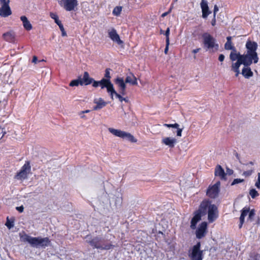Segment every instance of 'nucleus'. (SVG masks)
Masks as SVG:
<instances>
[{"label": "nucleus", "instance_id": "f257e3e1", "mask_svg": "<svg viewBox=\"0 0 260 260\" xmlns=\"http://www.w3.org/2000/svg\"><path fill=\"white\" fill-rule=\"evenodd\" d=\"M20 238L21 241L27 242L32 247L36 248L44 249L51 244V241L48 237H33L24 233L22 235L20 234Z\"/></svg>", "mask_w": 260, "mask_h": 260}, {"label": "nucleus", "instance_id": "f03ea898", "mask_svg": "<svg viewBox=\"0 0 260 260\" xmlns=\"http://www.w3.org/2000/svg\"><path fill=\"white\" fill-rule=\"evenodd\" d=\"M85 241L93 249L100 250H109L115 246L111 243H105L104 239L100 236H92L88 235L85 237Z\"/></svg>", "mask_w": 260, "mask_h": 260}, {"label": "nucleus", "instance_id": "7ed1b4c3", "mask_svg": "<svg viewBox=\"0 0 260 260\" xmlns=\"http://www.w3.org/2000/svg\"><path fill=\"white\" fill-rule=\"evenodd\" d=\"M230 59L233 61L231 66L232 71L235 73V76L238 77L240 74V67L242 63H246L247 60L244 54H241L240 52L232 51L230 54Z\"/></svg>", "mask_w": 260, "mask_h": 260}, {"label": "nucleus", "instance_id": "20e7f679", "mask_svg": "<svg viewBox=\"0 0 260 260\" xmlns=\"http://www.w3.org/2000/svg\"><path fill=\"white\" fill-rule=\"evenodd\" d=\"M247 52L244 54L247 60H251L254 63H257L258 57L256 52L257 44L255 42L248 40L246 43Z\"/></svg>", "mask_w": 260, "mask_h": 260}, {"label": "nucleus", "instance_id": "39448f33", "mask_svg": "<svg viewBox=\"0 0 260 260\" xmlns=\"http://www.w3.org/2000/svg\"><path fill=\"white\" fill-rule=\"evenodd\" d=\"M202 202L207 204L206 209V214L208 213V220L210 223L213 222L218 217L217 207L215 205L211 204V201L209 200H203Z\"/></svg>", "mask_w": 260, "mask_h": 260}, {"label": "nucleus", "instance_id": "423d86ee", "mask_svg": "<svg viewBox=\"0 0 260 260\" xmlns=\"http://www.w3.org/2000/svg\"><path fill=\"white\" fill-rule=\"evenodd\" d=\"M203 43L204 47L206 50L215 48L217 50L219 47L218 44L216 43V40L210 34L205 32L202 35Z\"/></svg>", "mask_w": 260, "mask_h": 260}, {"label": "nucleus", "instance_id": "0eeeda50", "mask_svg": "<svg viewBox=\"0 0 260 260\" xmlns=\"http://www.w3.org/2000/svg\"><path fill=\"white\" fill-rule=\"evenodd\" d=\"M108 131L115 136L125 139L132 143H136L137 142V140L129 133L112 127H109Z\"/></svg>", "mask_w": 260, "mask_h": 260}, {"label": "nucleus", "instance_id": "6e6552de", "mask_svg": "<svg viewBox=\"0 0 260 260\" xmlns=\"http://www.w3.org/2000/svg\"><path fill=\"white\" fill-rule=\"evenodd\" d=\"M108 131L115 136L125 139L132 143H136L137 142V140L129 133L112 127H109Z\"/></svg>", "mask_w": 260, "mask_h": 260}, {"label": "nucleus", "instance_id": "1a4fd4ad", "mask_svg": "<svg viewBox=\"0 0 260 260\" xmlns=\"http://www.w3.org/2000/svg\"><path fill=\"white\" fill-rule=\"evenodd\" d=\"M201 242H198L193 246L189 251V256L191 260H202L203 258V250H201Z\"/></svg>", "mask_w": 260, "mask_h": 260}, {"label": "nucleus", "instance_id": "9d476101", "mask_svg": "<svg viewBox=\"0 0 260 260\" xmlns=\"http://www.w3.org/2000/svg\"><path fill=\"white\" fill-rule=\"evenodd\" d=\"M220 182L217 181L214 185H209L206 191V195L211 199H216L219 196Z\"/></svg>", "mask_w": 260, "mask_h": 260}, {"label": "nucleus", "instance_id": "9b49d317", "mask_svg": "<svg viewBox=\"0 0 260 260\" xmlns=\"http://www.w3.org/2000/svg\"><path fill=\"white\" fill-rule=\"evenodd\" d=\"M109 196V204L111 206L113 204V206L115 207L121 206L122 203V197L121 193L115 191L114 193H110Z\"/></svg>", "mask_w": 260, "mask_h": 260}, {"label": "nucleus", "instance_id": "f8f14e48", "mask_svg": "<svg viewBox=\"0 0 260 260\" xmlns=\"http://www.w3.org/2000/svg\"><path fill=\"white\" fill-rule=\"evenodd\" d=\"M10 0H0L2 7L0 8V16L3 17H7L12 14L11 8L9 6Z\"/></svg>", "mask_w": 260, "mask_h": 260}, {"label": "nucleus", "instance_id": "ddd939ff", "mask_svg": "<svg viewBox=\"0 0 260 260\" xmlns=\"http://www.w3.org/2000/svg\"><path fill=\"white\" fill-rule=\"evenodd\" d=\"M207 206V204L205 202H201L198 210L194 212L192 218L199 222L202 217L206 214Z\"/></svg>", "mask_w": 260, "mask_h": 260}, {"label": "nucleus", "instance_id": "4468645a", "mask_svg": "<svg viewBox=\"0 0 260 260\" xmlns=\"http://www.w3.org/2000/svg\"><path fill=\"white\" fill-rule=\"evenodd\" d=\"M208 223L203 221L200 223L196 231V236L197 239H201L204 237L208 232Z\"/></svg>", "mask_w": 260, "mask_h": 260}, {"label": "nucleus", "instance_id": "2eb2a0df", "mask_svg": "<svg viewBox=\"0 0 260 260\" xmlns=\"http://www.w3.org/2000/svg\"><path fill=\"white\" fill-rule=\"evenodd\" d=\"M246 62H247L246 63H242V64L244 65V67L240 74H241L245 78L249 79L253 75V73L250 68V66L252 63L253 61H252L251 60H246Z\"/></svg>", "mask_w": 260, "mask_h": 260}, {"label": "nucleus", "instance_id": "dca6fc26", "mask_svg": "<svg viewBox=\"0 0 260 260\" xmlns=\"http://www.w3.org/2000/svg\"><path fill=\"white\" fill-rule=\"evenodd\" d=\"M60 2L63 3V8L67 11L74 10L78 5L77 0H61Z\"/></svg>", "mask_w": 260, "mask_h": 260}, {"label": "nucleus", "instance_id": "f3484780", "mask_svg": "<svg viewBox=\"0 0 260 260\" xmlns=\"http://www.w3.org/2000/svg\"><path fill=\"white\" fill-rule=\"evenodd\" d=\"M115 83L119 87V92L122 95H124L126 94V84L125 81H124L123 79L121 77H117L114 80Z\"/></svg>", "mask_w": 260, "mask_h": 260}, {"label": "nucleus", "instance_id": "a211bd4d", "mask_svg": "<svg viewBox=\"0 0 260 260\" xmlns=\"http://www.w3.org/2000/svg\"><path fill=\"white\" fill-rule=\"evenodd\" d=\"M100 86L102 89L106 88L107 92L114 91V88L113 84L112 83L111 81L102 78L100 80Z\"/></svg>", "mask_w": 260, "mask_h": 260}, {"label": "nucleus", "instance_id": "6ab92c4d", "mask_svg": "<svg viewBox=\"0 0 260 260\" xmlns=\"http://www.w3.org/2000/svg\"><path fill=\"white\" fill-rule=\"evenodd\" d=\"M109 37L114 42L117 43L118 45L123 47V42L120 40L119 35L117 33L115 29H112L108 32Z\"/></svg>", "mask_w": 260, "mask_h": 260}, {"label": "nucleus", "instance_id": "aec40b11", "mask_svg": "<svg viewBox=\"0 0 260 260\" xmlns=\"http://www.w3.org/2000/svg\"><path fill=\"white\" fill-rule=\"evenodd\" d=\"M200 5L202 12V17L204 19H206L208 16L212 13L209 10L208 2L206 0H202Z\"/></svg>", "mask_w": 260, "mask_h": 260}, {"label": "nucleus", "instance_id": "412c9836", "mask_svg": "<svg viewBox=\"0 0 260 260\" xmlns=\"http://www.w3.org/2000/svg\"><path fill=\"white\" fill-rule=\"evenodd\" d=\"M98 199L100 204L103 207L109 204V199L108 198L107 192L105 190L101 191V194L98 196Z\"/></svg>", "mask_w": 260, "mask_h": 260}, {"label": "nucleus", "instance_id": "4be33fe9", "mask_svg": "<svg viewBox=\"0 0 260 260\" xmlns=\"http://www.w3.org/2000/svg\"><path fill=\"white\" fill-rule=\"evenodd\" d=\"M177 142V139L173 138L165 137L162 139V143L171 148H174Z\"/></svg>", "mask_w": 260, "mask_h": 260}, {"label": "nucleus", "instance_id": "5701e85b", "mask_svg": "<svg viewBox=\"0 0 260 260\" xmlns=\"http://www.w3.org/2000/svg\"><path fill=\"white\" fill-rule=\"evenodd\" d=\"M215 176L220 177L222 180H226V174L223 169L220 165H217L215 169Z\"/></svg>", "mask_w": 260, "mask_h": 260}, {"label": "nucleus", "instance_id": "b1692460", "mask_svg": "<svg viewBox=\"0 0 260 260\" xmlns=\"http://www.w3.org/2000/svg\"><path fill=\"white\" fill-rule=\"evenodd\" d=\"M93 103L96 104V106L93 107V110H98L102 109L107 105V103L104 100L100 98L99 99H95L93 100Z\"/></svg>", "mask_w": 260, "mask_h": 260}, {"label": "nucleus", "instance_id": "393cba45", "mask_svg": "<svg viewBox=\"0 0 260 260\" xmlns=\"http://www.w3.org/2000/svg\"><path fill=\"white\" fill-rule=\"evenodd\" d=\"M81 80L82 82V85H88L92 83L93 78L89 77V73L87 72H84L83 78L81 77Z\"/></svg>", "mask_w": 260, "mask_h": 260}, {"label": "nucleus", "instance_id": "a878e982", "mask_svg": "<svg viewBox=\"0 0 260 260\" xmlns=\"http://www.w3.org/2000/svg\"><path fill=\"white\" fill-rule=\"evenodd\" d=\"M125 80L126 83H129L132 85H137L138 84L137 78L132 73H129V74L127 75Z\"/></svg>", "mask_w": 260, "mask_h": 260}, {"label": "nucleus", "instance_id": "bb28decb", "mask_svg": "<svg viewBox=\"0 0 260 260\" xmlns=\"http://www.w3.org/2000/svg\"><path fill=\"white\" fill-rule=\"evenodd\" d=\"M3 37L5 40L10 43L15 42V34L13 31H8L3 35Z\"/></svg>", "mask_w": 260, "mask_h": 260}, {"label": "nucleus", "instance_id": "cd10ccee", "mask_svg": "<svg viewBox=\"0 0 260 260\" xmlns=\"http://www.w3.org/2000/svg\"><path fill=\"white\" fill-rule=\"evenodd\" d=\"M20 19L22 21L24 28L26 30H30L32 29V25L25 16H21Z\"/></svg>", "mask_w": 260, "mask_h": 260}, {"label": "nucleus", "instance_id": "c85d7f7f", "mask_svg": "<svg viewBox=\"0 0 260 260\" xmlns=\"http://www.w3.org/2000/svg\"><path fill=\"white\" fill-rule=\"evenodd\" d=\"M164 126H166L167 127H169V128L172 127V128H176L177 129V131H176L177 136L178 137L181 136L182 128H180L179 127V125L178 123H175L174 124L165 123L164 124Z\"/></svg>", "mask_w": 260, "mask_h": 260}, {"label": "nucleus", "instance_id": "c756f323", "mask_svg": "<svg viewBox=\"0 0 260 260\" xmlns=\"http://www.w3.org/2000/svg\"><path fill=\"white\" fill-rule=\"evenodd\" d=\"M30 165L29 161H26L24 165L22 166L21 170V171L26 172L27 174H29L30 171Z\"/></svg>", "mask_w": 260, "mask_h": 260}, {"label": "nucleus", "instance_id": "7c9ffc66", "mask_svg": "<svg viewBox=\"0 0 260 260\" xmlns=\"http://www.w3.org/2000/svg\"><path fill=\"white\" fill-rule=\"evenodd\" d=\"M79 85H82V82L81 80V76H79L78 79L72 80L69 85L70 86H77Z\"/></svg>", "mask_w": 260, "mask_h": 260}, {"label": "nucleus", "instance_id": "2f4dec72", "mask_svg": "<svg viewBox=\"0 0 260 260\" xmlns=\"http://www.w3.org/2000/svg\"><path fill=\"white\" fill-rule=\"evenodd\" d=\"M14 221L15 219L13 217L10 219L7 217L5 225L9 229H11L14 225Z\"/></svg>", "mask_w": 260, "mask_h": 260}, {"label": "nucleus", "instance_id": "473e14b6", "mask_svg": "<svg viewBox=\"0 0 260 260\" xmlns=\"http://www.w3.org/2000/svg\"><path fill=\"white\" fill-rule=\"evenodd\" d=\"M27 175L26 172L20 170L17 173L15 177L18 179H25L27 177Z\"/></svg>", "mask_w": 260, "mask_h": 260}, {"label": "nucleus", "instance_id": "72a5a7b5", "mask_svg": "<svg viewBox=\"0 0 260 260\" xmlns=\"http://www.w3.org/2000/svg\"><path fill=\"white\" fill-rule=\"evenodd\" d=\"M232 42H226L224 44V49L227 50L236 51V48L232 45Z\"/></svg>", "mask_w": 260, "mask_h": 260}, {"label": "nucleus", "instance_id": "f704fd0d", "mask_svg": "<svg viewBox=\"0 0 260 260\" xmlns=\"http://www.w3.org/2000/svg\"><path fill=\"white\" fill-rule=\"evenodd\" d=\"M50 16L52 19L54 20L55 22L57 25H58V24H60L61 23V22L59 20V19L58 18V16L55 13H54L53 12H50Z\"/></svg>", "mask_w": 260, "mask_h": 260}, {"label": "nucleus", "instance_id": "c9c22d12", "mask_svg": "<svg viewBox=\"0 0 260 260\" xmlns=\"http://www.w3.org/2000/svg\"><path fill=\"white\" fill-rule=\"evenodd\" d=\"M121 95L122 94L120 93L116 94V97L118 99L120 102H122L123 101H124L125 103L129 102L128 98H123L121 96Z\"/></svg>", "mask_w": 260, "mask_h": 260}, {"label": "nucleus", "instance_id": "e433bc0d", "mask_svg": "<svg viewBox=\"0 0 260 260\" xmlns=\"http://www.w3.org/2000/svg\"><path fill=\"white\" fill-rule=\"evenodd\" d=\"M248 217L247 219V221H252L253 217L255 215V210L252 209L251 210H249V212H248Z\"/></svg>", "mask_w": 260, "mask_h": 260}, {"label": "nucleus", "instance_id": "4c0bfd02", "mask_svg": "<svg viewBox=\"0 0 260 260\" xmlns=\"http://www.w3.org/2000/svg\"><path fill=\"white\" fill-rule=\"evenodd\" d=\"M249 194L251 197L252 199L255 198L256 197L259 196V193L255 189L252 188L249 191Z\"/></svg>", "mask_w": 260, "mask_h": 260}, {"label": "nucleus", "instance_id": "58836bf2", "mask_svg": "<svg viewBox=\"0 0 260 260\" xmlns=\"http://www.w3.org/2000/svg\"><path fill=\"white\" fill-rule=\"evenodd\" d=\"M121 10V7L117 6L114 9L113 11V14L115 16H118L120 14Z\"/></svg>", "mask_w": 260, "mask_h": 260}, {"label": "nucleus", "instance_id": "ea45409f", "mask_svg": "<svg viewBox=\"0 0 260 260\" xmlns=\"http://www.w3.org/2000/svg\"><path fill=\"white\" fill-rule=\"evenodd\" d=\"M111 70L110 68H107L105 70V73L104 75V78L105 79L109 80V81H111V76H110V71Z\"/></svg>", "mask_w": 260, "mask_h": 260}, {"label": "nucleus", "instance_id": "a19ab883", "mask_svg": "<svg viewBox=\"0 0 260 260\" xmlns=\"http://www.w3.org/2000/svg\"><path fill=\"white\" fill-rule=\"evenodd\" d=\"M199 221L197 220L193 219L192 218L191 221H190V229L192 230H195L197 229V224Z\"/></svg>", "mask_w": 260, "mask_h": 260}, {"label": "nucleus", "instance_id": "79ce46f5", "mask_svg": "<svg viewBox=\"0 0 260 260\" xmlns=\"http://www.w3.org/2000/svg\"><path fill=\"white\" fill-rule=\"evenodd\" d=\"M249 212V208L245 207L241 210V216L245 217L247 215L248 212Z\"/></svg>", "mask_w": 260, "mask_h": 260}, {"label": "nucleus", "instance_id": "37998d69", "mask_svg": "<svg viewBox=\"0 0 260 260\" xmlns=\"http://www.w3.org/2000/svg\"><path fill=\"white\" fill-rule=\"evenodd\" d=\"M58 26H59V29H60V31H61L62 36H63V37L67 36V34L64 30V28L63 27L62 24L61 23L60 24H58Z\"/></svg>", "mask_w": 260, "mask_h": 260}, {"label": "nucleus", "instance_id": "c03bdc74", "mask_svg": "<svg viewBox=\"0 0 260 260\" xmlns=\"http://www.w3.org/2000/svg\"><path fill=\"white\" fill-rule=\"evenodd\" d=\"M244 181V180L243 179H239V178H237V179H235L233 182H232L231 183V185H234L235 184H238V183H242Z\"/></svg>", "mask_w": 260, "mask_h": 260}, {"label": "nucleus", "instance_id": "a18cd8bd", "mask_svg": "<svg viewBox=\"0 0 260 260\" xmlns=\"http://www.w3.org/2000/svg\"><path fill=\"white\" fill-rule=\"evenodd\" d=\"M170 28L168 27L165 32L164 35L166 36V42H170L169 35H170Z\"/></svg>", "mask_w": 260, "mask_h": 260}, {"label": "nucleus", "instance_id": "49530a36", "mask_svg": "<svg viewBox=\"0 0 260 260\" xmlns=\"http://www.w3.org/2000/svg\"><path fill=\"white\" fill-rule=\"evenodd\" d=\"M257 181L255 184V186L258 188L260 189V173L257 174Z\"/></svg>", "mask_w": 260, "mask_h": 260}, {"label": "nucleus", "instance_id": "de8ad7c7", "mask_svg": "<svg viewBox=\"0 0 260 260\" xmlns=\"http://www.w3.org/2000/svg\"><path fill=\"white\" fill-rule=\"evenodd\" d=\"M253 172V170H250L246 171H244L243 173V175L247 177L250 176Z\"/></svg>", "mask_w": 260, "mask_h": 260}, {"label": "nucleus", "instance_id": "09e8293b", "mask_svg": "<svg viewBox=\"0 0 260 260\" xmlns=\"http://www.w3.org/2000/svg\"><path fill=\"white\" fill-rule=\"evenodd\" d=\"M245 220V217H243V216H240V223L239 224V227L240 229H241L242 226Z\"/></svg>", "mask_w": 260, "mask_h": 260}, {"label": "nucleus", "instance_id": "8fccbe9b", "mask_svg": "<svg viewBox=\"0 0 260 260\" xmlns=\"http://www.w3.org/2000/svg\"><path fill=\"white\" fill-rule=\"evenodd\" d=\"M92 86L94 87H98L99 86H100V81H95L93 79V82H92Z\"/></svg>", "mask_w": 260, "mask_h": 260}, {"label": "nucleus", "instance_id": "3c124183", "mask_svg": "<svg viewBox=\"0 0 260 260\" xmlns=\"http://www.w3.org/2000/svg\"><path fill=\"white\" fill-rule=\"evenodd\" d=\"M166 47H165V50H164V53L166 54H167L168 50H169V46L170 44V42H166Z\"/></svg>", "mask_w": 260, "mask_h": 260}, {"label": "nucleus", "instance_id": "603ef678", "mask_svg": "<svg viewBox=\"0 0 260 260\" xmlns=\"http://www.w3.org/2000/svg\"><path fill=\"white\" fill-rule=\"evenodd\" d=\"M16 209L20 213H22L23 212V210H24V207L21 205L20 206H19V207H17L16 208Z\"/></svg>", "mask_w": 260, "mask_h": 260}, {"label": "nucleus", "instance_id": "864d4df0", "mask_svg": "<svg viewBox=\"0 0 260 260\" xmlns=\"http://www.w3.org/2000/svg\"><path fill=\"white\" fill-rule=\"evenodd\" d=\"M219 9L217 5H215L214 7V10H213V15H214V17H216V13L218 11Z\"/></svg>", "mask_w": 260, "mask_h": 260}, {"label": "nucleus", "instance_id": "5fc2aeb1", "mask_svg": "<svg viewBox=\"0 0 260 260\" xmlns=\"http://www.w3.org/2000/svg\"><path fill=\"white\" fill-rule=\"evenodd\" d=\"M172 9V7H171L168 11L162 13V15H161V17H165L167 15H168L171 12Z\"/></svg>", "mask_w": 260, "mask_h": 260}, {"label": "nucleus", "instance_id": "6e6d98bb", "mask_svg": "<svg viewBox=\"0 0 260 260\" xmlns=\"http://www.w3.org/2000/svg\"><path fill=\"white\" fill-rule=\"evenodd\" d=\"M224 58H225L224 55L222 54H220L218 56V60L220 62H222L224 60Z\"/></svg>", "mask_w": 260, "mask_h": 260}, {"label": "nucleus", "instance_id": "4d7b16f0", "mask_svg": "<svg viewBox=\"0 0 260 260\" xmlns=\"http://www.w3.org/2000/svg\"><path fill=\"white\" fill-rule=\"evenodd\" d=\"M114 92L112 91H110V92H108L109 93H110V96H111V98L113 100V95L114 94L115 96H116V93H118L114 89V91H113Z\"/></svg>", "mask_w": 260, "mask_h": 260}, {"label": "nucleus", "instance_id": "13d9d810", "mask_svg": "<svg viewBox=\"0 0 260 260\" xmlns=\"http://www.w3.org/2000/svg\"><path fill=\"white\" fill-rule=\"evenodd\" d=\"M226 174H229V175H231L232 174H233L234 171L233 170L229 168H226Z\"/></svg>", "mask_w": 260, "mask_h": 260}, {"label": "nucleus", "instance_id": "bf43d9fd", "mask_svg": "<svg viewBox=\"0 0 260 260\" xmlns=\"http://www.w3.org/2000/svg\"><path fill=\"white\" fill-rule=\"evenodd\" d=\"M216 17H214V15H213V18L211 21V25L212 26H215L216 24Z\"/></svg>", "mask_w": 260, "mask_h": 260}, {"label": "nucleus", "instance_id": "052dcab7", "mask_svg": "<svg viewBox=\"0 0 260 260\" xmlns=\"http://www.w3.org/2000/svg\"><path fill=\"white\" fill-rule=\"evenodd\" d=\"M38 61V58L36 56H34L32 59V62L36 63Z\"/></svg>", "mask_w": 260, "mask_h": 260}, {"label": "nucleus", "instance_id": "680f3d73", "mask_svg": "<svg viewBox=\"0 0 260 260\" xmlns=\"http://www.w3.org/2000/svg\"><path fill=\"white\" fill-rule=\"evenodd\" d=\"M2 129H3V133H2V135H3V138L5 136V135L7 133V131L6 130L5 127L2 128Z\"/></svg>", "mask_w": 260, "mask_h": 260}, {"label": "nucleus", "instance_id": "e2e57ef3", "mask_svg": "<svg viewBox=\"0 0 260 260\" xmlns=\"http://www.w3.org/2000/svg\"><path fill=\"white\" fill-rule=\"evenodd\" d=\"M89 112H90L89 110H86L85 111H82L80 112L79 115L83 114L84 113H89Z\"/></svg>", "mask_w": 260, "mask_h": 260}, {"label": "nucleus", "instance_id": "0e129e2a", "mask_svg": "<svg viewBox=\"0 0 260 260\" xmlns=\"http://www.w3.org/2000/svg\"><path fill=\"white\" fill-rule=\"evenodd\" d=\"M200 50L201 48H197L196 49H193L192 52L193 53L196 54L198 53Z\"/></svg>", "mask_w": 260, "mask_h": 260}, {"label": "nucleus", "instance_id": "69168bd1", "mask_svg": "<svg viewBox=\"0 0 260 260\" xmlns=\"http://www.w3.org/2000/svg\"><path fill=\"white\" fill-rule=\"evenodd\" d=\"M2 133H3V129H2V128L0 127V140H1L3 138V135H2Z\"/></svg>", "mask_w": 260, "mask_h": 260}, {"label": "nucleus", "instance_id": "338daca9", "mask_svg": "<svg viewBox=\"0 0 260 260\" xmlns=\"http://www.w3.org/2000/svg\"><path fill=\"white\" fill-rule=\"evenodd\" d=\"M235 155L236 157V158L238 159V160H240V156L239 155V154L237 152H235Z\"/></svg>", "mask_w": 260, "mask_h": 260}, {"label": "nucleus", "instance_id": "774afa93", "mask_svg": "<svg viewBox=\"0 0 260 260\" xmlns=\"http://www.w3.org/2000/svg\"><path fill=\"white\" fill-rule=\"evenodd\" d=\"M232 37H228L226 38L227 42H231Z\"/></svg>", "mask_w": 260, "mask_h": 260}]
</instances>
